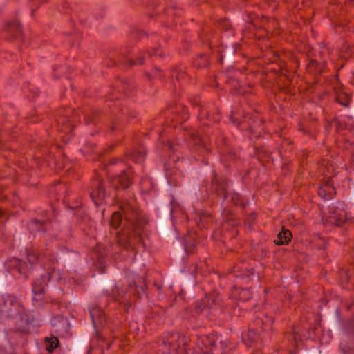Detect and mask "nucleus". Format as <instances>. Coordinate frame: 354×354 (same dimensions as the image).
<instances>
[{"instance_id":"423d86ee","label":"nucleus","mask_w":354,"mask_h":354,"mask_svg":"<svg viewBox=\"0 0 354 354\" xmlns=\"http://www.w3.org/2000/svg\"><path fill=\"white\" fill-rule=\"evenodd\" d=\"M90 315L95 327L103 325L106 321L104 312L98 307H94L90 310Z\"/></svg>"},{"instance_id":"6ab92c4d","label":"nucleus","mask_w":354,"mask_h":354,"mask_svg":"<svg viewBox=\"0 0 354 354\" xmlns=\"http://www.w3.org/2000/svg\"><path fill=\"white\" fill-rule=\"evenodd\" d=\"M230 120H232V122L234 124H236V119H235V116H234V113L232 112L231 115H230Z\"/></svg>"},{"instance_id":"6e6552de","label":"nucleus","mask_w":354,"mask_h":354,"mask_svg":"<svg viewBox=\"0 0 354 354\" xmlns=\"http://www.w3.org/2000/svg\"><path fill=\"white\" fill-rule=\"evenodd\" d=\"M8 304L11 305V308L8 309V313L10 317H15L23 312V307L17 302H14V298L12 297H8L5 301L6 306Z\"/></svg>"},{"instance_id":"f8f14e48","label":"nucleus","mask_w":354,"mask_h":354,"mask_svg":"<svg viewBox=\"0 0 354 354\" xmlns=\"http://www.w3.org/2000/svg\"><path fill=\"white\" fill-rule=\"evenodd\" d=\"M12 266L15 267L20 274H26V269L28 268L25 263H22L21 260L15 259L12 262Z\"/></svg>"},{"instance_id":"39448f33","label":"nucleus","mask_w":354,"mask_h":354,"mask_svg":"<svg viewBox=\"0 0 354 354\" xmlns=\"http://www.w3.org/2000/svg\"><path fill=\"white\" fill-rule=\"evenodd\" d=\"M334 90L336 94V100L344 106H348L350 102L349 94L344 91L343 86L337 82L334 86Z\"/></svg>"},{"instance_id":"9d476101","label":"nucleus","mask_w":354,"mask_h":354,"mask_svg":"<svg viewBox=\"0 0 354 354\" xmlns=\"http://www.w3.org/2000/svg\"><path fill=\"white\" fill-rule=\"evenodd\" d=\"M318 194L323 198H327L335 194V192L333 182L328 181L323 187H320Z\"/></svg>"},{"instance_id":"0eeeda50","label":"nucleus","mask_w":354,"mask_h":354,"mask_svg":"<svg viewBox=\"0 0 354 354\" xmlns=\"http://www.w3.org/2000/svg\"><path fill=\"white\" fill-rule=\"evenodd\" d=\"M106 196L104 186L101 183H99L97 187L91 192V197L96 205L102 203L105 201Z\"/></svg>"},{"instance_id":"ddd939ff","label":"nucleus","mask_w":354,"mask_h":354,"mask_svg":"<svg viewBox=\"0 0 354 354\" xmlns=\"http://www.w3.org/2000/svg\"><path fill=\"white\" fill-rule=\"evenodd\" d=\"M46 349L51 352L54 349H55L59 344L58 339L55 337H50V338H46Z\"/></svg>"},{"instance_id":"1a4fd4ad","label":"nucleus","mask_w":354,"mask_h":354,"mask_svg":"<svg viewBox=\"0 0 354 354\" xmlns=\"http://www.w3.org/2000/svg\"><path fill=\"white\" fill-rule=\"evenodd\" d=\"M131 183L130 173L123 172L122 175L115 177L113 181V185L115 187H121L127 188Z\"/></svg>"},{"instance_id":"f3484780","label":"nucleus","mask_w":354,"mask_h":354,"mask_svg":"<svg viewBox=\"0 0 354 354\" xmlns=\"http://www.w3.org/2000/svg\"><path fill=\"white\" fill-rule=\"evenodd\" d=\"M133 230L135 236H138V239H141V224L138 223L136 224H133Z\"/></svg>"},{"instance_id":"a211bd4d","label":"nucleus","mask_w":354,"mask_h":354,"mask_svg":"<svg viewBox=\"0 0 354 354\" xmlns=\"http://www.w3.org/2000/svg\"><path fill=\"white\" fill-rule=\"evenodd\" d=\"M12 30L14 31H16L17 32H20V28L19 27L16 25V24H13V25H10L8 28V31L9 32H12Z\"/></svg>"},{"instance_id":"2eb2a0df","label":"nucleus","mask_w":354,"mask_h":354,"mask_svg":"<svg viewBox=\"0 0 354 354\" xmlns=\"http://www.w3.org/2000/svg\"><path fill=\"white\" fill-rule=\"evenodd\" d=\"M201 342L205 348H211L214 346L216 342L214 337L205 336L201 339Z\"/></svg>"},{"instance_id":"412c9836","label":"nucleus","mask_w":354,"mask_h":354,"mask_svg":"<svg viewBox=\"0 0 354 354\" xmlns=\"http://www.w3.org/2000/svg\"><path fill=\"white\" fill-rule=\"evenodd\" d=\"M351 1L354 2V0H351Z\"/></svg>"},{"instance_id":"9b49d317","label":"nucleus","mask_w":354,"mask_h":354,"mask_svg":"<svg viewBox=\"0 0 354 354\" xmlns=\"http://www.w3.org/2000/svg\"><path fill=\"white\" fill-rule=\"evenodd\" d=\"M292 236L291 232L283 227L281 232L278 234L274 243L277 245H284L288 243Z\"/></svg>"},{"instance_id":"aec40b11","label":"nucleus","mask_w":354,"mask_h":354,"mask_svg":"<svg viewBox=\"0 0 354 354\" xmlns=\"http://www.w3.org/2000/svg\"><path fill=\"white\" fill-rule=\"evenodd\" d=\"M133 158L134 159V160L136 162H140V161L142 160L143 156L142 157H140V158H135V157H133Z\"/></svg>"},{"instance_id":"f257e3e1","label":"nucleus","mask_w":354,"mask_h":354,"mask_svg":"<svg viewBox=\"0 0 354 354\" xmlns=\"http://www.w3.org/2000/svg\"><path fill=\"white\" fill-rule=\"evenodd\" d=\"M64 272L59 270L53 269L50 274L46 276H41L32 285V291L35 296H39L38 299H40L39 296L42 295L44 291L45 287L46 286L48 281L50 280L59 281L64 279Z\"/></svg>"},{"instance_id":"20e7f679","label":"nucleus","mask_w":354,"mask_h":354,"mask_svg":"<svg viewBox=\"0 0 354 354\" xmlns=\"http://www.w3.org/2000/svg\"><path fill=\"white\" fill-rule=\"evenodd\" d=\"M51 324L54 328V332L60 335L65 336L68 331L69 328V323L66 319H64L63 317L58 316L55 317L52 322Z\"/></svg>"},{"instance_id":"f03ea898","label":"nucleus","mask_w":354,"mask_h":354,"mask_svg":"<svg viewBox=\"0 0 354 354\" xmlns=\"http://www.w3.org/2000/svg\"><path fill=\"white\" fill-rule=\"evenodd\" d=\"M351 218V213L345 209L344 204L338 203L337 205L330 207L327 221L335 225H341Z\"/></svg>"},{"instance_id":"7ed1b4c3","label":"nucleus","mask_w":354,"mask_h":354,"mask_svg":"<svg viewBox=\"0 0 354 354\" xmlns=\"http://www.w3.org/2000/svg\"><path fill=\"white\" fill-rule=\"evenodd\" d=\"M185 339L178 333H174L164 342V354H183Z\"/></svg>"},{"instance_id":"4468645a","label":"nucleus","mask_w":354,"mask_h":354,"mask_svg":"<svg viewBox=\"0 0 354 354\" xmlns=\"http://www.w3.org/2000/svg\"><path fill=\"white\" fill-rule=\"evenodd\" d=\"M121 221V214L118 212H115L112 214L111 219V225L114 228H117L120 224Z\"/></svg>"},{"instance_id":"dca6fc26","label":"nucleus","mask_w":354,"mask_h":354,"mask_svg":"<svg viewBox=\"0 0 354 354\" xmlns=\"http://www.w3.org/2000/svg\"><path fill=\"white\" fill-rule=\"evenodd\" d=\"M27 260L30 265L35 263L37 260V256L35 252H30L27 254Z\"/></svg>"}]
</instances>
